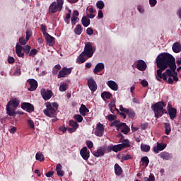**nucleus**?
Instances as JSON below:
<instances>
[{"instance_id": "obj_1", "label": "nucleus", "mask_w": 181, "mask_h": 181, "mask_svg": "<svg viewBox=\"0 0 181 181\" xmlns=\"http://www.w3.org/2000/svg\"><path fill=\"white\" fill-rule=\"evenodd\" d=\"M156 64L158 69L156 78L158 81H162V79L166 81L168 76L172 77L176 73L175 57L170 54L163 53L158 55L156 58Z\"/></svg>"}, {"instance_id": "obj_2", "label": "nucleus", "mask_w": 181, "mask_h": 181, "mask_svg": "<svg viewBox=\"0 0 181 181\" xmlns=\"http://www.w3.org/2000/svg\"><path fill=\"white\" fill-rule=\"evenodd\" d=\"M45 107H47L44 110V114L47 117H49L50 118H54L56 117V112L57 110H59V104L57 103H45Z\"/></svg>"}, {"instance_id": "obj_3", "label": "nucleus", "mask_w": 181, "mask_h": 181, "mask_svg": "<svg viewBox=\"0 0 181 181\" xmlns=\"http://www.w3.org/2000/svg\"><path fill=\"white\" fill-rule=\"evenodd\" d=\"M20 103L21 101L18 98H13L7 103L6 110L9 117H13L15 115V110L18 108Z\"/></svg>"}, {"instance_id": "obj_4", "label": "nucleus", "mask_w": 181, "mask_h": 181, "mask_svg": "<svg viewBox=\"0 0 181 181\" xmlns=\"http://www.w3.org/2000/svg\"><path fill=\"white\" fill-rule=\"evenodd\" d=\"M165 103L163 102H158L152 105V108L153 109L156 118H159V117H162L164 112L165 114L168 113L167 112H165Z\"/></svg>"}, {"instance_id": "obj_5", "label": "nucleus", "mask_w": 181, "mask_h": 181, "mask_svg": "<svg viewBox=\"0 0 181 181\" xmlns=\"http://www.w3.org/2000/svg\"><path fill=\"white\" fill-rule=\"evenodd\" d=\"M64 4V0H57V1L52 2L49 7V13H56V12L62 11Z\"/></svg>"}, {"instance_id": "obj_6", "label": "nucleus", "mask_w": 181, "mask_h": 181, "mask_svg": "<svg viewBox=\"0 0 181 181\" xmlns=\"http://www.w3.org/2000/svg\"><path fill=\"white\" fill-rule=\"evenodd\" d=\"M95 52V46L91 42H87L85 45L84 50L82 52L86 55L87 58L90 59V57H93V54H94Z\"/></svg>"}, {"instance_id": "obj_7", "label": "nucleus", "mask_w": 181, "mask_h": 181, "mask_svg": "<svg viewBox=\"0 0 181 181\" xmlns=\"http://www.w3.org/2000/svg\"><path fill=\"white\" fill-rule=\"evenodd\" d=\"M112 125L116 127L117 131H119V129H121V132H122V134H124V135H127L128 132L131 131V129H129V127L125 123L115 121L113 122Z\"/></svg>"}, {"instance_id": "obj_8", "label": "nucleus", "mask_w": 181, "mask_h": 181, "mask_svg": "<svg viewBox=\"0 0 181 181\" xmlns=\"http://www.w3.org/2000/svg\"><path fill=\"white\" fill-rule=\"evenodd\" d=\"M41 95L45 100V101H47L48 100H50L52 98V95L53 93L50 90H46L45 88L42 89L41 91Z\"/></svg>"}, {"instance_id": "obj_9", "label": "nucleus", "mask_w": 181, "mask_h": 181, "mask_svg": "<svg viewBox=\"0 0 181 181\" xmlns=\"http://www.w3.org/2000/svg\"><path fill=\"white\" fill-rule=\"evenodd\" d=\"M94 134L96 136H103V135H104V124L98 123L96 125Z\"/></svg>"}, {"instance_id": "obj_10", "label": "nucleus", "mask_w": 181, "mask_h": 181, "mask_svg": "<svg viewBox=\"0 0 181 181\" xmlns=\"http://www.w3.org/2000/svg\"><path fill=\"white\" fill-rule=\"evenodd\" d=\"M73 68H63L58 74V78H62L71 74Z\"/></svg>"}, {"instance_id": "obj_11", "label": "nucleus", "mask_w": 181, "mask_h": 181, "mask_svg": "<svg viewBox=\"0 0 181 181\" xmlns=\"http://www.w3.org/2000/svg\"><path fill=\"white\" fill-rule=\"evenodd\" d=\"M21 108L22 110H26L27 112H33L35 111V107L30 103H23Z\"/></svg>"}, {"instance_id": "obj_12", "label": "nucleus", "mask_w": 181, "mask_h": 181, "mask_svg": "<svg viewBox=\"0 0 181 181\" xmlns=\"http://www.w3.org/2000/svg\"><path fill=\"white\" fill-rule=\"evenodd\" d=\"M81 156L84 160H88L90 158V151L87 149V147H83L80 151Z\"/></svg>"}, {"instance_id": "obj_13", "label": "nucleus", "mask_w": 181, "mask_h": 181, "mask_svg": "<svg viewBox=\"0 0 181 181\" xmlns=\"http://www.w3.org/2000/svg\"><path fill=\"white\" fill-rule=\"evenodd\" d=\"M166 148V144L157 142V146L153 148L154 153H158Z\"/></svg>"}, {"instance_id": "obj_14", "label": "nucleus", "mask_w": 181, "mask_h": 181, "mask_svg": "<svg viewBox=\"0 0 181 181\" xmlns=\"http://www.w3.org/2000/svg\"><path fill=\"white\" fill-rule=\"evenodd\" d=\"M88 86L91 91H97V83L95 82V81H94L93 78L88 80Z\"/></svg>"}, {"instance_id": "obj_15", "label": "nucleus", "mask_w": 181, "mask_h": 181, "mask_svg": "<svg viewBox=\"0 0 181 181\" xmlns=\"http://www.w3.org/2000/svg\"><path fill=\"white\" fill-rule=\"evenodd\" d=\"M44 37L48 46H53L54 45L55 41L53 36L49 35V33H45Z\"/></svg>"}, {"instance_id": "obj_16", "label": "nucleus", "mask_w": 181, "mask_h": 181, "mask_svg": "<svg viewBox=\"0 0 181 181\" xmlns=\"http://www.w3.org/2000/svg\"><path fill=\"white\" fill-rule=\"evenodd\" d=\"M146 63L142 59H139L137 62L136 69L140 71H145L146 70Z\"/></svg>"}, {"instance_id": "obj_17", "label": "nucleus", "mask_w": 181, "mask_h": 181, "mask_svg": "<svg viewBox=\"0 0 181 181\" xmlns=\"http://www.w3.org/2000/svg\"><path fill=\"white\" fill-rule=\"evenodd\" d=\"M105 153V147H100L98 151H95L93 154L95 158H101Z\"/></svg>"}, {"instance_id": "obj_18", "label": "nucleus", "mask_w": 181, "mask_h": 181, "mask_svg": "<svg viewBox=\"0 0 181 181\" xmlns=\"http://www.w3.org/2000/svg\"><path fill=\"white\" fill-rule=\"evenodd\" d=\"M28 82L30 85V87L28 88L29 91H35L37 88V81L35 79H28Z\"/></svg>"}, {"instance_id": "obj_19", "label": "nucleus", "mask_w": 181, "mask_h": 181, "mask_svg": "<svg viewBox=\"0 0 181 181\" xmlns=\"http://www.w3.org/2000/svg\"><path fill=\"white\" fill-rule=\"evenodd\" d=\"M69 127H72V128L69 129V132H74L78 128V124H77V122L74 120H69Z\"/></svg>"}, {"instance_id": "obj_20", "label": "nucleus", "mask_w": 181, "mask_h": 181, "mask_svg": "<svg viewBox=\"0 0 181 181\" xmlns=\"http://www.w3.org/2000/svg\"><path fill=\"white\" fill-rule=\"evenodd\" d=\"M104 63H98L95 66V69H93V73L94 74H98L100 71H103L104 70Z\"/></svg>"}, {"instance_id": "obj_21", "label": "nucleus", "mask_w": 181, "mask_h": 181, "mask_svg": "<svg viewBox=\"0 0 181 181\" xmlns=\"http://www.w3.org/2000/svg\"><path fill=\"white\" fill-rule=\"evenodd\" d=\"M159 156L163 159L164 160H170V159H172L173 158V156L171 153H169L166 151H163V152H161L160 154H159Z\"/></svg>"}, {"instance_id": "obj_22", "label": "nucleus", "mask_w": 181, "mask_h": 181, "mask_svg": "<svg viewBox=\"0 0 181 181\" xmlns=\"http://www.w3.org/2000/svg\"><path fill=\"white\" fill-rule=\"evenodd\" d=\"M23 47L21 45L17 44L16 46V53L18 57H24L25 54L22 52Z\"/></svg>"}, {"instance_id": "obj_23", "label": "nucleus", "mask_w": 181, "mask_h": 181, "mask_svg": "<svg viewBox=\"0 0 181 181\" xmlns=\"http://www.w3.org/2000/svg\"><path fill=\"white\" fill-rule=\"evenodd\" d=\"M87 56L82 52L80 55L77 57L76 62L78 63V64H81L86 62V59H88Z\"/></svg>"}, {"instance_id": "obj_24", "label": "nucleus", "mask_w": 181, "mask_h": 181, "mask_svg": "<svg viewBox=\"0 0 181 181\" xmlns=\"http://www.w3.org/2000/svg\"><path fill=\"white\" fill-rule=\"evenodd\" d=\"M176 114H177L176 108L170 107L168 109V115H170V119H175L176 118Z\"/></svg>"}, {"instance_id": "obj_25", "label": "nucleus", "mask_w": 181, "mask_h": 181, "mask_svg": "<svg viewBox=\"0 0 181 181\" xmlns=\"http://www.w3.org/2000/svg\"><path fill=\"white\" fill-rule=\"evenodd\" d=\"M62 169L63 166L62 165V164L58 163L56 167V172L58 176H64V171Z\"/></svg>"}, {"instance_id": "obj_26", "label": "nucleus", "mask_w": 181, "mask_h": 181, "mask_svg": "<svg viewBox=\"0 0 181 181\" xmlns=\"http://www.w3.org/2000/svg\"><path fill=\"white\" fill-rule=\"evenodd\" d=\"M107 86L111 90H113V91H117L118 90V84L114 81H109Z\"/></svg>"}, {"instance_id": "obj_27", "label": "nucleus", "mask_w": 181, "mask_h": 181, "mask_svg": "<svg viewBox=\"0 0 181 181\" xmlns=\"http://www.w3.org/2000/svg\"><path fill=\"white\" fill-rule=\"evenodd\" d=\"M173 51L174 53H180L181 52V45L179 42H175L173 45Z\"/></svg>"}, {"instance_id": "obj_28", "label": "nucleus", "mask_w": 181, "mask_h": 181, "mask_svg": "<svg viewBox=\"0 0 181 181\" xmlns=\"http://www.w3.org/2000/svg\"><path fill=\"white\" fill-rule=\"evenodd\" d=\"M90 18H87L86 16H83L81 19V23L84 28H88V26H90Z\"/></svg>"}, {"instance_id": "obj_29", "label": "nucleus", "mask_w": 181, "mask_h": 181, "mask_svg": "<svg viewBox=\"0 0 181 181\" xmlns=\"http://www.w3.org/2000/svg\"><path fill=\"white\" fill-rule=\"evenodd\" d=\"M88 108H87L86 107V105H81L80 109H79V112L81 115H83V117H86V114H87V112H88Z\"/></svg>"}, {"instance_id": "obj_30", "label": "nucleus", "mask_w": 181, "mask_h": 181, "mask_svg": "<svg viewBox=\"0 0 181 181\" xmlns=\"http://www.w3.org/2000/svg\"><path fill=\"white\" fill-rule=\"evenodd\" d=\"M115 173L117 176L122 175V168L118 165V163L115 165Z\"/></svg>"}, {"instance_id": "obj_31", "label": "nucleus", "mask_w": 181, "mask_h": 181, "mask_svg": "<svg viewBox=\"0 0 181 181\" xmlns=\"http://www.w3.org/2000/svg\"><path fill=\"white\" fill-rule=\"evenodd\" d=\"M111 97H112V95L110 92L105 91L101 93V98L103 100H105V98H107V100H110Z\"/></svg>"}, {"instance_id": "obj_32", "label": "nucleus", "mask_w": 181, "mask_h": 181, "mask_svg": "<svg viewBox=\"0 0 181 181\" xmlns=\"http://www.w3.org/2000/svg\"><path fill=\"white\" fill-rule=\"evenodd\" d=\"M82 32L83 28L81 27V25L78 24L76 27L74 28L75 35H81Z\"/></svg>"}, {"instance_id": "obj_33", "label": "nucleus", "mask_w": 181, "mask_h": 181, "mask_svg": "<svg viewBox=\"0 0 181 181\" xmlns=\"http://www.w3.org/2000/svg\"><path fill=\"white\" fill-rule=\"evenodd\" d=\"M141 160L142 162V166H145L146 168V166L149 165V158H148V156H144L141 158Z\"/></svg>"}, {"instance_id": "obj_34", "label": "nucleus", "mask_w": 181, "mask_h": 181, "mask_svg": "<svg viewBox=\"0 0 181 181\" xmlns=\"http://www.w3.org/2000/svg\"><path fill=\"white\" fill-rule=\"evenodd\" d=\"M141 151H142V152H149V151H151V146L147 144H141Z\"/></svg>"}, {"instance_id": "obj_35", "label": "nucleus", "mask_w": 181, "mask_h": 181, "mask_svg": "<svg viewBox=\"0 0 181 181\" xmlns=\"http://www.w3.org/2000/svg\"><path fill=\"white\" fill-rule=\"evenodd\" d=\"M126 114H127L130 118H134L135 117V112L132 109H127Z\"/></svg>"}, {"instance_id": "obj_36", "label": "nucleus", "mask_w": 181, "mask_h": 181, "mask_svg": "<svg viewBox=\"0 0 181 181\" xmlns=\"http://www.w3.org/2000/svg\"><path fill=\"white\" fill-rule=\"evenodd\" d=\"M164 125H165V134L166 135H169V134H170V132L172 131V129L170 128V124L165 123Z\"/></svg>"}, {"instance_id": "obj_37", "label": "nucleus", "mask_w": 181, "mask_h": 181, "mask_svg": "<svg viewBox=\"0 0 181 181\" xmlns=\"http://www.w3.org/2000/svg\"><path fill=\"white\" fill-rule=\"evenodd\" d=\"M68 88V85L66 83H62L59 86V91L64 92Z\"/></svg>"}, {"instance_id": "obj_38", "label": "nucleus", "mask_w": 181, "mask_h": 181, "mask_svg": "<svg viewBox=\"0 0 181 181\" xmlns=\"http://www.w3.org/2000/svg\"><path fill=\"white\" fill-rule=\"evenodd\" d=\"M122 144H117L116 146H113V152H119L122 149H124L122 148Z\"/></svg>"}, {"instance_id": "obj_39", "label": "nucleus", "mask_w": 181, "mask_h": 181, "mask_svg": "<svg viewBox=\"0 0 181 181\" xmlns=\"http://www.w3.org/2000/svg\"><path fill=\"white\" fill-rule=\"evenodd\" d=\"M96 6L98 9H104L105 5L104 4V1L100 0L96 3Z\"/></svg>"}, {"instance_id": "obj_40", "label": "nucleus", "mask_w": 181, "mask_h": 181, "mask_svg": "<svg viewBox=\"0 0 181 181\" xmlns=\"http://www.w3.org/2000/svg\"><path fill=\"white\" fill-rule=\"evenodd\" d=\"M35 159L37 160H39L40 162H42V160H45V158L43 157V154L37 153L35 155Z\"/></svg>"}, {"instance_id": "obj_41", "label": "nucleus", "mask_w": 181, "mask_h": 181, "mask_svg": "<svg viewBox=\"0 0 181 181\" xmlns=\"http://www.w3.org/2000/svg\"><path fill=\"white\" fill-rule=\"evenodd\" d=\"M74 118L75 121H77L78 122H83V116L81 115H75L74 116Z\"/></svg>"}, {"instance_id": "obj_42", "label": "nucleus", "mask_w": 181, "mask_h": 181, "mask_svg": "<svg viewBox=\"0 0 181 181\" xmlns=\"http://www.w3.org/2000/svg\"><path fill=\"white\" fill-rule=\"evenodd\" d=\"M120 145H122V148L124 149V148H129L131 146V144H129V141L124 140L122 144H120Z\"/></svg>"}, {"instance_id": "obj_43", "label": "nucleus", "mask_w": 181, "mask_h": 181, "mask_svg": "<svg viewBox=\"0 0 181 181\" xmlns=\"http://www.w3.org/2000/svg\"><path fill=\"white\" fill-rule=\"evenodd\" d=\"M28 42H29V41L26 40V38L25 39V37H20L19 38V43L22 46H25V45H26V43H28Z\"/></svg>"}, {"instance_id": "obj_44", "label": "nucleus", "mask_w": 181, "mask_h": 181, "mask_svg": "<svg viewBox=\"0 0 181 181\" xmlns=\"http://www.w3.org/2000/svg\"><path fill=\"white\" fill-rule=\"evenodd\" d=\"M23 50L25 54H29V52H30V46L25 45L24 47H23Z\"/></svg>"}, {"instance_id": "obj_45", "label": "nucleus", "mask_w": 181, "mask_h": 181, "mask_svg": "<svg viewBox=\"0 0 181 181\" xmlns=\"http://www.w3.org/2000/svg\"><path fill=\"white\" fill-rule=\"evenodd\" d=\"M109 105H110V111H111V113L112 114H114V111H118V109H116V107H115V104H114V103H110V104H109Z\"/></svg>"}, {"instance_id": "obj_46", "label": "nucleus", "mask_w": 181, "mask_h": 181, "mask_svg": "<svg viewBox=\"0 0 181 181\" xmlns=\"http://www.w3.org/2000/svg\"><path fill=\"white\" fill-rule=\"evenodd\" d=\"M36 54H37V49H31V51L29 53V56H30L31 57H35Z\"/></svg>"}, {"instance_id": "obj_47", "label": "nucleus", "mask_w": 181, "mask_h": 181, "mask_svg": "<svg viewBox=\"0 0 181 181\" xmlns=\"http://www.w3.org/2000/svg\"><path fill=\"white\" fill-rule=\"evenodd\" d=\"M122 160H128L129 159H132V156L131 154H126L122 157Z\"/></svg>"}, {"instance_id": "obj_48", "label": "nucleus", "mask_w": 181, "mask_h": 181, "mask_svg": "<svg viewBox=\"0 0 181 181\" xmlns=\"http://www.w3.org/2000/svg\"><path fill=\"white\" fill-rule=\"evenodd\" d=\"M30 36H32V31L30 30H26V40L29 41V39H30Z\"/></svg>"}, {"instance_id": "obj_49", "label": "nucleus", "mask_w": 181, "mask_h": 181, "mask_svg": "<svg viewBox=\"0 0 181 181\" xmlns=\"http://www.w3.org/2000/svg\"><path fill=\"white\" fill-rule=\"evenodd\" d=\"M86 33L89 36H91V35H93L94 33V30H93V28H88L86 30Z\"/></svg>"}, {"instance_id": "obj_50", "label": "nucleus", "mask_w": 181, "mask_h": 181, "mask_svg": "<svg viewBox=\"0 0 181 181\" xmlns=\"http://www.w3.org/2000/svg\"><path fill=\"white\" fill-rule=\"evenodd\" d=\"M116 118H117V116H115L114 115H109L107 116V119H108V121H110V122L114 121Z\"/></svg>"}, {"instance_id": "obj_51", "label": "nucleus", "mask_w": 181, "mask_h": 181, "mask_svg": "<svg viewBox=\"0 0 181 181\" xmlns=\"http://www.w3.org/2000/svg\"><path fill=\"white\" fill-rule=\"evenodd\" d=\"M41 26V30L45 36V33H47L46 31L47 30V28H46V25H43V24H41L40 25Z\"/></svg>"}, {"instance_id": "obj_52", "label": "nucleus", "mask_w": 181, "mask_h": 181, "mask_svg": "<svg viewBox=\"0 0 181 181\" xmlns=\"http://www.w3.org/2000/svg\"><path fill=\"white\" fill-rule=\"evenodd\" d=\"M86 145L89 149H93V146H94V144H93V141H87Z\"/></svg>"}, {"instance_id": "obj_53", "label": "nucleus", "mask_w": 181, "mask_h": 181, "mask_svg": "<svg viewBox=\"0 0 181 181\" xmlns=\"http://www.w3.org/2000/svg\"><path fill=\"white\" fill-rule=\"evenodd\" d=\"M28 123L29 127L30 128H32V129H33V128H35V123L33 122V121H32L31 119H28Z\"/></svg>"}, {"instance_id": "obj_54", "label": "nucleus", "mask_w": 181, "mask_h": 181, "mask_svg": "<svg viewBox=\"0 0 181 181\" xmlns=\"http://www.w3.org/2000/svg\"><path fill=\"white\" fill-rule=\"evenodd\" d=\"M77 19H78L77 17L73 16L71 18V25H76V22H77Z\"/></svg>"}, {"instance_id": "obj_55", "label": "nucleus", "mask_w": 181, "mask_h": 181, "mask_svg": "<svg viewBox=\"0 0 181 181\" xmlns=\"http://www.w3.org/2000/svg\"><path fill=\"white\" fill-rule=\"evenodd\" d=\"M103 16H104V13H103V11L101 10L98 11V19H103Z\"/></svg>"}, {"instance_id": "obj_56", "label": "nucleus", "mask_w": 181, "mask_h": 181, "mask_svg": "<svg viewBox=\"0 0 181 181\" xmlns=\"http://www.w3.org/2000/svg\"><path fill=\"white\" fill-rule=\"evenodd\" d=\"M8 63H10V64H12L15 63V58H13V57H9L8 58Z\"/></svg>"}, {"instance_id": "obj_57", "label": "nucleus", "mask_w": 181, "mask_h": 181, "mask_svg": "<svg viewBox=\"0 0 181 181\" xmlns=\"http://www.w3.org/2000/svg\"><path fill=\"white\" fill-rule=\"evenodd\" d=\"M141 84L143 86V87H148V81L146 80L141 81Z\"/></svg>"}, {"instance_id": "obj_58", "label": "nucleus", "mask_w": 181, "mask_h": 181, "mask_svg": "<svg viewBox=\"0 0 181 181\" xmlns=\"http://www.w3.org/2000/svg\"><path fill=\"white\" fill-rule=\"evenodd\" d=\"M173 80H174V81H179V78L177 77V72H175V74H174V75H173Z\"/></svg>"}, {"instance_id": "obj_59", "label": "nucleus", "mask_w": 181, "mask_h": 181, "mask_svg": "<svg viewBox=\"0 0 181 181\" xmlns=\"http://www.w3.org/2000/svg\"><path fill=\"white\" fill-rule=\"evenodd\" d=\"M156 0H149V4L151 6H155L156 5Z\"/></svg>"}, {"instance_id": "obj_60", "label": "nucleus", "mask_w": 181, "mask_h": 181, "mask_svg": "<svg viewBox=\"0 0 181 181\" xmlns=\"http://www.w3.org/2000/svg\"><path fill=\"white\" fill-rule=\"evenodd\" d=\"M127 110L128 109L124 107L122 105L119 106V111H122V112H127Z\"/></svg>"}, {"instance_id": "obj_61", "label": "nucleus", "mask_w": 181, "mask_h": 181, "mask_svg": "<svg viewBox=\"0 0 181 181\" xmlns=\"http://www.w3.org/2000/svg\"><path fill=\"white\" fill-rule=\"evenodd\" d=\"M16 127H13L10 130H9V132L11 134H15V132H16Z\"/></svg>"}, {"instance_id": "obj_62", "label": "nucleus", "mask_w": 181, "mask_h": 181, "mask_svg": "<svg viewBox=\"0 0 181 181\" xmlns=\"http://www.w3.org/2000/svg\"><path fill=\"white\" fill-rule=\"evenodd\" d=\"M148 123H144L143 124H141V129H146V128H148Z\"/></svg>"}, {"instance_id": "obj_63", "label": "nucleus", "mask_w": 181, "mask_h": 181, "mask_svg": "<svg viewBox=\"0 0 181 181\" xmlns=\"http://www.w3.org/2000/svg\"><path fill=\"white\" fill-rule=\"evenodd\" d=\"M53 172H52V171H49L48 173H46V176H47V177H52V175H53Z\"/></svg>"}, {"instance_id": "obj_64", "label": "nucleus", "mask_w": 181, "mask_h": 181, "mask_svg": "<svg viewBox=\"0 0 181 181\" xmlns=\"http://www.w3.org/2000/svg\"><path fill=\"white\" fill-rule=\"evenodd\" d=\"M148 181H155V176L150 175L148 177Z\"/></svg>"}]
</instances>
